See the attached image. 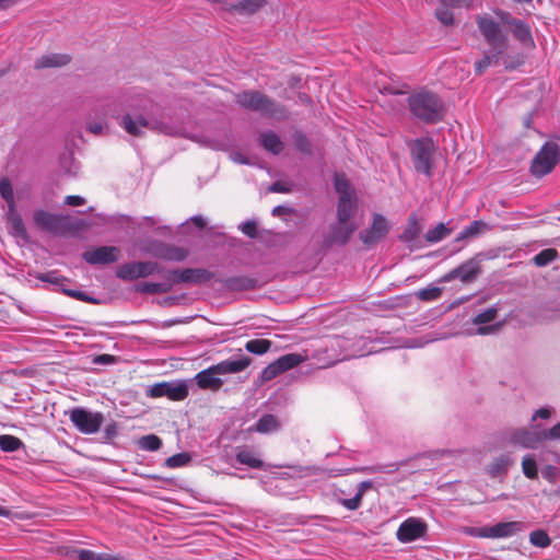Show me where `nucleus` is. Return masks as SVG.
<instances>
[{
    "label": "nucleus",
    "mask_w": 560,
    "mask_h": 560,
    "mask_svg": "<svg viewBox=\"0 0 560 560\" xmlns=\"http://www.w3.org/2000/svg\"><path fill=\"white\" fill-rule=\"evenodd\" d=\"M408 106L411 114L425 124H435L443 119L444 104L432 92L421 91L408 97Z\"/></svg>",
    "instance_id": "f257e3e1"
},
{
    "label": "nucleus",
    "mask_w": 560,
    "mask_h": 560,
    "mask_svg": "<svg viewBox=\"0 0 560 560\" xmlns=\"http://www.w3.org/2000/svg\"><path fill=\"white\" fill-rule=\"evenodd\" d=\"M120 125L129 135L135 137L142 136L143 129L168 136H176L178 133V128L170 119H166L164 114H161L159 117L150 116L148 118L142 115L133 118L130 114H126L121 117Z\"/></svg>",
    "instance_id": "f03ea898"
},
{
    "label": "nucleus",
    "mask_w": 560,
    "mask_h": 560,
    "mask_svg": "<svg viewBox=\"0 0 560 560\" xmlns=\"http://www.w3.org/2000/svg\"><path fill=\"white\" fill-rule=\"evenodd\" d=\"M236 103L246 109L260 113L262 116L282 120L287 118V109L267 95L257 91H245L236 95Z\"/></svg>",
    "instance_id": "7ed1b4c3"
},
{
    "label": "nucleus",
    "mask_w": 560,
    "mask_h": 560,
    "mask_svg": "<svg viewBox=\"0 0 560 560\" xmlns=\"http://www.w3.org/2000/svg\"><path fill=\"white\" fill-rule=\"evenodd\" d=\"M335 190L338 194L337 220L351 222L358 210L355 191L345 174L336 173L334 176Z\"/></svg>",
    "instance_id": "20e7f679"
},
{
    "label": "nucleus",
    "mask_w": 560,
    "mask_h": 560,
    "mask_svg": "<svg viewBox=\"0 0 560 560\" xmlns=\"http://www.w3.org/2000/svg\"><path fill=\"white\" fill-rule=\"evenodd\" d=\"M413 167L418 173L430 177L432 175V156L435 151L431 138H418L408 142Z\"/></svg>",
    "instance_id": "39448f33"
},
{
    "label": "nucleus",
    "mask_w": 560,
    "mask_h": 560,
    "mask_svg": "<svg viewBox=\"0 0 560 560\" xmlns=\"http://www.w3.org/2000/svg\"><path fill=\"white\" fill-rule=\"evenodd\" d=\"M560 160V148L555 142H546L535 155L530 171L535 176L549 174Z\"/></svg>",
    "instance_id": "423d86ee"
},
{
    "label": "nucleus",
    "mask_w": 560,
    "mask_h": 560,
    "mask_svg": "<svg viewBox=\"0 0 560 560\" xmlns=\"http://www.w3.org/2000/svg\"><path fill=\"white\" fill-rule=\"evenodd\" d=\"M483 259V254L478 253L472 258L467 259L458 267L452 269L439 279L440 283L451 282L455 279H459L464 284L474 282L481 273L480 262Z\"/></svg>",
    "instance_id": "0eeeda50"
},
{
    "label": "nucleus",
    "mask_w": 560,
    "mask_h": 560,
    "mask_svg": "<svg viewBox=\"0 0 560 560\" xmlns=\"http://www.w3.org/2000/svg\"><path fill=\"white\" fill-rule=\"evenodd\" d=\"M33 220L38 228L56 235H63L73 229L70 217L54 214L45 210H36Z\"/></svg>",
    "instance_id": "6e6552de"
},
{
    "label": "nucleus",
    "mask_w": 560,
    "mask_h": 560,
    "mask_svg": "<svg viewBox=\"0 0 560 560\" xmlns=\"http://www.w3.org/2000/svg\"><path fill=\"white\" fill-rule=\"evenodd\" d=\"M69 418L72 424L83 434H94L98 432L104 416L101 412H92L82 407H75L69 411Z\"/></svg>",
    "instance_id": "1a4fd4ad"
},
{
    "label": "nucleus",
    "mask_w": 560,
    "mask_h": 560,
    "mask_svg": "<svg viewBox=\"0 0 560 560\" xmlns=\"http://www.w3.org/2000/svg\"><path fill=\"white\" fill-rule=\"evenodd\" d=\"M477 25L487 44L498 54H503L506 48V37L502 33L500 24L492 18L485 15L477 19Z\"/></svg>",
    "instance_id": "9d476101"
},
{
    "label": "nucleus",
    "mask_w": 560,
    "mask_h": 560,
    "mask_svg": "<svg viewBox=\"0 0 560 560\" xmlns=\"http://www.w3.org/2000/svg\"><path fill=\"white\" fill-rule=\"evenodd\" d=\"M160 266L154 261H131L118 267L116 275L119 279L132 281L139 278H147L160 272Z\"/></svg>",
    "instance_id": "9b49d317"
},
{
    "label": "nucleus",
    "mask_w": 560,
    "mask_h": 560,
    "mask_svg": "<svg viewBox=\"0 0 560 560\" xmlns=\"http://www.w3.org/2000/svg\"><path fill=\"white\" fill-rule=\"evenodd\" d=\"M214 273L205 268L173 269L167 272V278L174 283L202 284L212 280Z\"/></svg>",
    "instance_id": "f8f14e48"
},
{
    "label": "nucleus",
    "mask_w": 560,
    "mask_h": 560,
    "mask_svg": "<svg viewBox=\"0 0 560 560\" xmlns=\"http://www.w3.org/2000/svg\"><path fill=\"white\" fill-rule=\"evenodd\" d=\"M189 394L188 386L185 382L156 383L149 387L147 395L152 398L167 397L174 401L184 400Z\"/></svg>",
    "instance_id": "ddd939ff"
},
{
    "label": "nucleus",
    "mask_w": 560,
    "mask_h": 560,
    "mask_svg": "<svg viewBox=\"0 0 560 560\" xmlns=\"http://www.w3.org/2000/svg\"><path fill=\"white\" fill-rule=\"evenodd\" d=\"M147 252L155 258L178 262L185 260L188 256V252L185 248L161 241L150 242Z\"/></svg>",
    "instance_id": "4468645a"
},
{
    "label": "nucleus",
    "mask_w": 560,
    "mask_h": 560,
    "mask_svg": "<svg viewBox=\"0 0 560 560\" xmlns=\"http://www.w3.org/2000/svg\"><path fill=\"white\" fill-rule=\"evenodd\" d=\"M389 232V225L386 218L382 214H374L370 229L360 232V240L366 246H373L384 238Z\"/></svg>",
    "instance_id": "2eb2a0df"
},
{
    "label": "nucleus",
    "mask_w": 560,
    "mask_h": 560,
    "mask_svg": "<svg viewBox=\"0 0 560 560\" xmlns=\"http://www.w3.org/2000/svg\"><path fill=\"white\" fill-rule=\"evenodd\" d=\"M427 533V524L420 518L409 517L404 521L396 533L397 539L402 542L415 541Z\"/></svg>",
    "instance_id": "dca6fc26"
},
{
    "label": "nucleus",
    "mask_w": 560,
    "mask_h": 560,
    "mask_svg": "<svg viewBox=\"0 0 560 560\" xmlns=\"http://www.w3.org/2000/svg\"><path fill=\"white\" fill-rule=\"evenodd\" d=\"M510 440L513 444H520L526 448H535L545 441V430L539 428L533 430L515 429L511 433Z\"/></svg>",
    "instance_id": "f3484780"
},
{
    "label": "nucleus",
    "mask_w": 560,
    "mask_h": 560,
    "mask_svg": "<svg viewBox=\"0 0 560 560\" xmlns=\"http://www.w3.org/2000/svg\"><path fill=\"white\" fill-rule=\"evenodd\" d=\"M119 249L115 246H101L83 254V258L91 265H106L118 260Z\"/></svg>",
    "instance_id": "a211bd4d"
},
{
    "label": "nucleus",
    "mask_w": 560,
    "mask_h": 560,
    "mask_svg": "<svg viewBox=\"0 0 560 560\" xmlns=\"http://www.w3.org/2000/svg\"><path fill=\"white\" fill-rule=\"evenodd\" d=\"M37 279L43 281V282H47V283L54 284L56 287H59L62 290V292H65L67 295L75 298V299H78L80 301H94L93 299L89 298L83 292H80V291H77V290L67 289L66 288V283H68L69 280L67 278H65L63 276H61L56 270H50V271H47V272H44V273H39L37 276Z\"/></svg>",
    "instance_id": "6ab92c4d"
},
{
    "label": "nucleus",
    "mask_w": 560,
    "mask_h": 560,
    "mask_svg": "<svg viewBox=\"0 0 560 560\" xmlns=\"http://www.w3.org/2000/svg\"><path fill=\"white\" fill-rule=\"evenodd\" d=\"M357 230V225L352 222H340L337 220L336 223L330 225L329 235L326 242L328 244L345 245L350 240L351 235Z\"/></svg>",
    "instance_id": "aec40b11"
},
{
    "label": "nucleus",
    "mask_w": 560,
    "mask_h": 560,
    "mask_svg": "<svg viewBox=\"0 0 560 560\" xmlns=\"http://www.w3.org/2000/svg\"><path fill=\"white\" fill-rule=\"evenodd\" d=\"M498 312H499V306L492 305L491 307L477 314L472 318V324L479 326L477 329L478 335H481V336L490 335V334L495 332L499 329V327H500L499 324L485 326V324L491 323L497 318Z\"/></svg>",
    "instance_id": "412c9836"
},
{
    "label": "nucleus",
    "mask_w": 560,
    "mask_h": 560,
    "mask_svg": "<svg viewBox=\"0 0 560 560\" xmlns=\"http://www.w3.org/2000/svg\"><path fill=\"white\" fill-rule=\"evenodd\" d=\"M524 529V524L518 521L500 522L488 526L489 538H509Z\"/></svg>",
    "instance_id": "4be33fe9"
},
{
    "label": "nucleus",
    "mask_w": 560,
    "mask_h": 560,
    "mask_svg": "<svg viewBox=\"0 0 560 560\" xmlns=\"http://www.w3.org/2000/svg\"><path fill=\"white\" fill-rule=\"evenodd\" d=\"M219 372L215 369V365H212L201 372H199L195 380L197 382V385L202 389H211V390H219L221 386L223 385V381L218 377Z\"/></svg>",
    "instance_id": "5701e85b"
},
{
    "label": "nucleus",
    "mask_w": 560,
    "mask_h": 560,
    "mask_svg": "<svg viewBox=\"0 0 560 560\" xmlns=\"http://www.w3.org/2000/svg\"><path fill=\"white\" fill-rule=\"evenodd\" d=\"M250 364V359L248 357L242 355L237 359H228L221 361L215 365L219 374H234L244 371Z\"/></svg>",
    "instance_id": "b1692460"
},
{
    "label": "nucleus",
    "mask_w": 560,
    "mask_h": 560,
    "mask_svg": "<svg viewBox=\"0 0 560 560\" xmlns=\"http://www.w3.org/2000/svg\"><path fill=\"white\" fill-rule=\"evenodd\" d=\"M508 24L512 28L513 36L525 46H534L530 27L520 19H511Z\"/></svg>",
    "instance_id": "393cba45"
},
{
    "label": "nucleus",
    "mask_w": 560,
    "mask_h": 560,
    "mask_svg": "<svg viewBox=\"0 0 560 560\" xmlns=\"http://www.w3.org/2000/svg\"><path fill=\"white\" fill-rule=\"evenodd\" d=\"M235 459L241 465H246L254 469L265 468L264 462L258 454L247 447H238L236 450Z\"/></svg>",
    "instance_id": "a878e982"
},
{
    "label": "nucleus",
    "mask_w": 560,
    "mask_h": 560,
    "mask_svg": "<svg viewBox=\"0 0 560 560\" xmlns=\"http://www.w3.org/2000/svg\"><path fill=\"white\" fill-rule=\"evenodd\" d=\"M259 142L266 151L275 155L281 153L283 150V142L281 141L280 137L272 130L261 132L259 135Z\"/></svg>",
    "instance_id": "bb28decb"
},
{
    "label": "nucleus",
    "mask_w": 560,
    "mask_h": 560,
    "mask_svg": "<svg viewBox=\"0 0 560 560\" xmlns=\"http://www.w3.org/2000/svg\"><path fill=\"white\" fill-rule=\"evenodd\" d=\"M487 231H490V226L488 223H486L482 220H475L459 232L455 241L460 242L464 240H472L480 236Z\"/></svg>",
    "instance_id": "cd10ccee"
},
{
    "label": "nucleus",
    "mask_w": 560,
    "mask_h": 560,
    "mask_svg": "<svg viewBox=\"0 0 560 560\" xmlns=\"http://www.w3.org/2000/svg\"><path fill=\"white\" fill-rule=\"evenodd\" d=\"M223 284L229 290L247 291L256 288L257 280L246 276H234L226 278Z\"/></svg>",
    "instance_id": "c85d7f7f"
},
{
    "label": "nucleus",
    "mask_w": 560,
    "mask_h": 560,
    "mask_svg": "<svg viewBox=\"0 0 560 560\" xmlns=\"http://www.w3.org/2000/svg\"><path fill=\"white\" fill-rule=\"evenodd\" d=\"M70 62V56L66 54L44 55L35 61L36 69L62 67Z\"/></svg>",
    "instance_id": "c756f323"
},
{
    "label": "nucleus",
    "mask_w": 560,
    "mask_h": 560,
    "mask_svg": "<svg viewBox=\"0 0 560 560\" xmlns=\"http://www.w3.org/2000/svg\"><path fill=\"white\" fill-rule=\"evenodd\" d=\"M164 282H141L136 285V291L142 294H163L172 290L174 283L166 277Z\"/></svg>",
    "instance_id": "7c9ffc66"
},
{
    "label": "nucleus",
    "mask_w": 560,
    "mask_h": 560,
    "mask_svg": "<svg viewBox=\"0 0 560 560\" xmlns=\"http://www.w3.org/2000/svg\"><path fill=\"white\" fill-rule=\"evenodd\" d=\"M279 427V422L273 415H265L254 424L252 431L271 433L277 431Z\"/></svg>",
    "instance_id": "2f4dec72"
},
{
    "label": "nucleus",
    "mask_w": 560,
    "mask_h": 560,
    "mask_svg": "<svg viewBox=\"0 0 560 560\" xmlns=\"http://www.w3.org/2000/svg\"><path fill=\"white\" fill-rule=\"evenodd\" d=\"M371 487V483L369 481H363L359 485L358 492L354 497L350 499H343L340 501V503L348 510L354 511L358 510L361 505L363 493L366 489Z\"/></svg>",
    "instance_id": "473e14b6"
},
{
    "label": "nucleus",
    "mask_w": 560,
    "mask_h": 560,
    "mask_svg": "<svg viewBox=\"0 0 560 560\" xmlns=\"http://www.w3.org/2000/svg\"><path fill=\"white\" fill-rule=\"evenodd\" d=\"M511 465V458L509 455H501L495 458L488 468V472L492 477H498L506 472L509 466Z\"/></svg>",
    "instance_id": "72a5a7b5"
},
{
    "label": "nucleus",
    "mask_w": 560,
    "mask_h": 560,
    "mask_svg": "<svg viewBox=\"0 0 560 560\" xmlns=\"http://www.w3.org/2000/svg\"><path fill=\"white\" fill-rule=\"evenodd\" d=\"M302 361L303 357L299 353H288L276 360L282 373L298 366Z\"/></svg>",
    "instance_id": "f704fd0d"
},
{
    "label": "nucleus",
    "mask_w": 560,
    "mask_h": 560,
    "mask_svg": "<svg viewBox=\"0 0 560 560\" xmlns=\"http://www.w3.org/2000/svg\"><path fill=\"white\" fill-rule=\"evenodd\" d=\"M501 55L502 54H498V49H493V52H486L485 56L475 63L476 73L482 74L488 67L498 63Z\"/></svg>",
    "instance_id": "c9c22d12"
},
{
    "label": "nucleus",
    "mask_w": 560,
    "mask_h": 560,
    "mask_svg": "<svg viewBox=\"0 0 560 560\" xmlns=\"http://www.w3.org/2000/svg\"><path fill=\"white\" fill-rule=\"evenodd\" d=\"M558 257L559 253L556 248H546L533 257V262L537 267H545L556 260Z\"/></svg>",
    "instance_id": "e433bc0d"
},
{
    "label": "nucleus",
    "mask_w": 560,
    "mask_h": 560,
    "mask_svg": "<svg viewBox=\"0 0 560 560\" xmlns=\"http://www.w3.org/2000/svg\"><path fill=\"white\" fill-rule=\"evenodd\" d=\"M8 221L11 224V228L15 235H18V236L26 235L24 222H23L21 215L16 212L15 208L12 210L8 209Z\"/></svg>",
    "instance_id": "4c0bfd02"
},
{
    "label": "nucleus",
    "mask_w": 560,
    "mask_h": 560,
    "mask_svg": "<svg viewBox=\"0 0 560 560\" xmlns=\"http://www.w3.org/2000/svg\"><path fill=\"white\" fill-rule=\"evenodd\" d=\"M0 196L4 199L8 205V209L12 210L15 208L14 191L11 182L8 178L0 180Z\"/></svg>",
    "instance_id": "58836bf2"
},
{
    "label": "nucleus",
    "mask_w": 560,
    "mask_h": 560,
    "mask_svg": "<svg viewBox=\"0 0 560 560\" xmlns=\"http://www.w3.org/2000/svg\"><path fill=\"white\" fill-rule=\"evenodd\" d=\"M450 234H451V230L448 228H446L444 223H439L436 226H434L433 229H430L425 233V240L429 243H438V242L444 240L445 237H447Z\"/></svg>",
    "instance_id": "ea45409f"
},
{
    "label": "nucleus",
    "mask_w": 560,
    "mask_h": 560,
    "mask_svg": "<svg viewBox=\"0 0 560 560\" xmlns=\"http://www.w3.org/2000/svg\"><path fill=\"white\" fill-rule=\"evenodd\" d=\"M271 347V341L267 339H252L245 345V349L254 354H264Z\"/></svg>",
    "instance_id": "a19ab883"
},
{
    "label": "nucleus",
    "mask_w": 560,
    "mask_h": 560,
    "mask_svg": "<svg viewBox=\"0 0 560 560\" xmlns=\"http://www.w3.org/2000/svg\"><path fill=\"white\" fill-rule=\"evenodd\" d=\"M138 445L143 451L155 452L161 448L162 440L155 434H148L139 440Z\"/></svg>",
    "instance_id": "79ce46f5"
},
{
    "label": "nucleus",
    "mask_w": 560,
    "mask_h": 560,
    "mask_svg": "<svg viewBox=\"0 0 560 560\" xmlns=\"http://www.w3.org/2000/svg\"><path fill=\"white\" fill-rule=\"evenodd\" d=\"M23 446V442L13 435H0V450L3 452H15Z\"/></svg>",
    "instance_id": "37998d69"
},
{
    "label": "nucleus",
    "mask_w": 560,
    "mask_h": 560,
    "mask_svg": "<svg viewBox=\"0 0 560 560\" xmlns=\"http://www.w3.org/2000/svg\"><path fill=\"white\" fill-rule=\"evenodd\" d=\"M529 541L532 545L539 547V548H547L551 544L550 537L542 529L533 530L529 534Z\"/></svg>",
    "instance_id": "c03bdc74"
},
{
    "label": "nucleus",
    "mask_w": 560,
    "mask_h": 560,
    "mask_svg": "<svg viewBox=\"0 0 560 560\" xmlns=\"http://www.w3.org/2000/svg\"><path fill=\"white\" fill-rule=\"evenodd\" d=\"M442 289L439 287H428L417 292V298L424 302H433L440 299L442 295Z\"/></svg>",
    "instance_id": "a18cd8bd"
},
{
    "label": "nucleus",
    "mask_w": 560,
    "mask_h": 560,
    "mask_svg": "<svg viewBox=\"0 0 560 560\" xmlns=\"http://www.w3.org/2000/svg\"><path fill=\"white\" fill-rule=\"evenodd\" d=\"M523 474L529 479H536L538 476L537 464L532 455H526L522 460Z\"/></svg>",
    "instance_id": "49530a36"
},
{
    "label": "nucleus",
    "mask_w": 560,
    "mask_h": 560,
    "mask_svg": "<svg viewBox=\"0 0 560 560\" xmlns=\"http://www.w3.org/2000/svg\"><path fill=\"white\" fill-rule=\"evenodd\" d=\"M435 16L443 25L450 26L454 24V11L441 3L435 11Z\"/></svg>",
    "instance_id": "de8ad7c7"
},
{
    "label": "nucleus",
    "mask_w": 560,
    "mask_h": 560,
    "mask_svg": "<svg viewBox=\"0 0 560 560\" xmlns=\"http://www.w3.org/2000/svg\"><path fill=\"white\" fill-rule=\"evenodd\" d=\"M191 460V456L188 453H178L165 460V464L170 468H178L186 466Z\"/></svg>",
    "instance_id": "09e8293b"
},
{
    "label": "nucleus",
    "mask_w": 560,
    "mask_h": 560,
    "mask_svg": "<svg viewBox=\"0 0 560 560\" xmlns=\"http://www.w3.org/2000/svg\"><path fill=\"white\" fill-rule=\"evenodd\" d=\"M265 4V0H241L236 8L246 13H254Z\"/></svg>",
    "instance_id": "8fccbe9b"
},
{
    "label": "nucleus",
    "mask_w": 560,
    "mask_h": 560,
    "mask_svg": "<svg viewBox=\"0 0 560 560\" xmlns=\"http://www.w3.org/2000/svg\"><path fill=\"white\" fill-rule=\"evenodd\" d=\"M463 533L467 536L475 538H489L488 526L475 527L466 526L463 528Z\"/></svg>",
    "instance_id": "3c124183"
},
{
    "label": "nucleus",
    "mask_w": 560,
    "mask_h": 560,
    "mask_svg": "<svg viewBox=\"0 0 560 560\" xmlns=\"http://www.w3.org/2000/svg\"><path fill=\"white\" fill-rule=\"evenodd\" d=\"M282 372L279 368V365L277 364L276 361L271 362L270 364H268L264 370H262V373H261V378L262 381H271L273 380L275 377H277L278 375H280Z\"/></svg>",
    "instance_id": "603ef678"
},
{
    "label": "nucleus",
    "mask_w": 560,
    "mask_h": 560,
    "mask_svg": "<svg viewBox=\"0 0 560 560\" xmlns=\"http://www.w3.org/2000/svg\"><path fill=\"white\" fill-rule=\"evenodd\" d=\"M294 144L295 148L303 152V153H310L311 152V144L306 136L302 132H295L294 135Z\"/></svg>",
    "instance_id": "864d4df0"
},
{
    "label": "nucleus",
    "mask_w": 560,
    "mask_h": 560,
    "mask_svg": "<svg viewBox=\"0 0 560 560\" xmlns=\"http://www.w3.org/2000/svg\"><path fill=\"white\" fill-rule=\"evenodd\" d=\"M439 2L454 11L456 9L469 8L472 0H439Z\"/></svg>",
    "instance_id": "5fc2aeb1"
},
{
    "label": "nucleus",
    "mask_w": 560,
    "mask_h": 560,
    "mask_svg": "<svg viewBox=\"0 0 560 560\" xmlns=\"http://www.w3.org/2000/svg\"><path fill=\"white\" fill-rule=\"evenodd\" d=\"M241 230L246 236L254 238L257 235V223L254 220H247L242 223Z\"/></svg>",
    "instance_id": "6e6d98bb"
},
{
    "label": "nucleus",
    "mask_w": 560,
    "mask_h": 560,
    "mask_svg": "<svg viewBox=\"0 0 560 560\" xmlns=\"http://www.w3.org/2000/svg\"><path fill=\"white\" fill-rule=\"evenodd\" d=\"M79 560H102L103 553H96L89 549H80L77 551Z\"/></svg>",
    "instance_id": "4d7b16f0"
},
{
    "label": "nucleus",
    "mask_w": 560,
    "mask_h": 560,
    "mask_svg": "<svg viewBox=\"0 0 560 560\" xmlns=\"http://www.w3.org/2000/svg\"><path fill=\"white\" fill-rule=\"evenodd\" d=\"M118 434V427L115 422L107 424L104 429V438L107 441L115 439Z\"/></svg>",
    "instance_id": "13d9d810"
},
{
    "label": "nucleus",
    "mask_w": 560,
    "mask_h": 560,
    "mask_svg": "<svg viewBox=\"0 0 560 560\" xmlns=\"http://www.w3.org/2000/svg\"><path fill=\"white\" fill-rule=\"evenodd\" d=\"M115 362H116V358L112 354H106V353L96 355L93 359V363H95V364L107 365V364H113Z\"/></svg>",
    "instance_id": "bf43d9fd"
},
{
    "label": "nucleus",
    "mask_w": 560,
    "mask_h": 560,
    "mask_svg": "<svg viewBox=\"0 0 560 560\" xmlns=\"http://www.w3.org/2000/svg\"><path fill=\"white\" fill-rule=\"evenodd\" d=\"M545 440H560V422L549 430H545Z\"/></svg>",
    "instance_id": "052dcab7"
},
{
    "label": "nucleus",
    "mask_w": 560,
    "mask_h": 560,
    "mask_svg": "<svg viewBox=\"0 0 560 560\" xmlns=\"http://www.w3.org/2000/svg\"><path fill=\"white\" fill-rule=\"evenodd\" d=\"M105 128V122L103 120L90 122L88 125V130L94 135H101Z\"/></svg>",
    "instance_id": "680f3d73"
},
{
    "label": "nucleus",
    "mask_w": 560,
    "mask_h": 560,
    "mask_svg": "<svg viewBox=\"0 0 560 560\" xmlns=\"http://www.w3.org/2000/svg\"><path fill=\"white\" fill-rule=\"evenodd\" d=\"M85 200L81 196H67L65 203L71 207H78L84 205Z\"/></svg>",
    "instance_id": "e2e57ef3"
},
{
    "label": "nucleus",
    "mask_w": 560,
    "mask_h": 560,
    "mask_svg": "<svg viewBox=\"0 0 560 560\" xmlns=\"http://www.w3.org/2000/svg\"><path fill=\"white\" fill-rule=\"evenodd\" d=\"M551 415V411L548 409V408H540L538 409L534 416H533V420H536L537 418H540V419H548Z\"/></svg>",
    "instance_id": "0e129e2a"
},
{
    "label": "nucleus",
    "mask_w": 560,
    "mask_h": 560,
    "mask_svg": "<svg viewBox=\"0 0 560 560\" xmlns=\"http://www.w3.org/2000/svg\"><path fill=\"white\" fill-rule=\"evenodd\" d=\"M270 191L272 192H288L289 189L285 187L283 183L276 182L271 185Z\"/></svg>",
    "instance_id": "69168bd1"
},
{
    "label": "nucleus",
    "mask_w": 560,
    "mask_h": 560,
    "mask_svg": "<svg viewBox=\"0 0 560 560\" xmlns=\"http://www.w3.org/2000/svg\"><path fill=\"white\" fill-rule=\"evenodd\" d=\"M396 469H397V466L395 464H389L384 467L371 468L370 471L371 472H376V471L393 472Z\"/></svg>",
    "instance_id": "338daca9"
},
{
    "label": "nucleus",
    "mask_w": 560,
    "mask_h": 560,
    "mask_svg": "<svg viewBox=\"0 0 560 560\" xmlns=\"http://www.w3.org/2000/svg\"><path fill=\"white\" fill-rule=\"evenodd\" d=\"M289 212V209L284 206H277L272 209V215L273 217H279V215H282L284 213H288Z\"/></svg>",
    "instance_id": "774afa93"
}]
</instances>
